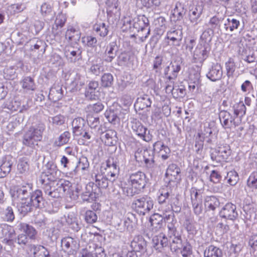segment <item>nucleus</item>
Segmentation results:
<instances>
[{"instance_id": "473e14b6", "label": "nucleus", "mask_w": 257, "mask_h": 257, "mask_svg": "<svg viewBox=\"0 0 257 257\" xmlns=\"http://www.w3.org/2000/svg\"><path fill=\"white\" fill-rule=\"evenodd\" d=\"M49 96L53 101H57L63 97V90L59 85H54L50 90Z\"/></svg>"}, {"instance_id": "9d476101", "label": "nucleus", "mask_w": 257, "mask_h": 257, "mask_svg": "<svg viewBox=\"0 0 257 257\" xmlns=\"http://www.w3.org/2000/svg\"><path fill=\"white\" fill-rule=\"evenodd\" d=\"M183 39V33L181 29L171 28L167 32L165 39L169 45L175 47L180 46Z\"/></svg>"}, {"instance_id": "aec40b11", "label": "nucleus", "mask_w": 257, "mask_h": 257, "mask_svg": "<svg viewBox=\"0 0 257 257\" xmlns=\"http://www.w3.org/2000/svg\"><path fill=\"white\" fill-rule=\"evenodd\" d=\"M12 164V157L11 156H6L3 158L0 166V178L5 177L10 172Z\"/></svg>"}, {"instance_id": "9b49d317", "label": "nucleus", "mask_w": 257, "mask_h": 257, "mask_svg": "<svg viewBox=\"0 0 257 257\" xmlns=\"http://www.w3.org/2000/svg\"><path fill=\"white\" fill-rule=\"evenodd\" d=\"M105 169L109 181L113 182L117 178L119 173V168L117 162L113 159L111 158L107 160Z\"/></svg>"}, {"instance_id": "2f4dec72", "label": "nucleus", "mask_w": 257, "mask_h": 257, "mask_svg": "<svg viewBox=\"0 0 257 257\" xmlns=\"http://www.w3.org/2000/svg\"><path fill=\"white\" fill-rule=\"evenodd\" d=\"M162 217L164 221L168 223L167 227L169 224H172L173 226H175V224L176 223V220L175 219V216L174 213L172 211L170 207H168L165 209H162Z\"/></svg>"}, {"instance_id": "49530a36", "label": "nucleus", "mask_w": 257, "mask_h": 257, "mask_svg": "<svg viewBox=\"0 0 257 257\" xmlns=\"http://www.w3.org/2000/svg\"><path fill=\"white\" fill-rule=\"evenodd\" d=\"M226 75L228 77H232L236 69V65L233 59L229 58L225 64Z\"/></svg>"}, {"instance_id": "f8f14e48", "label": "nucleus", "mask_w": 257, "mask_h": 257, "mask_svg": "<svg viewBox=\"0 0 257 257\" xmlns=\"http://www.w3.org/2000/svg\"><path fill=\"white\" fill-rule=\"evenodd\" d=\"M15 235V230L13 226L5 223L1 225L0 237L3 239L4 243L10 244Z\"/></svg>"}, {"instance_id": "09e8293b", "label": "nucleus", "mask_w": 257, "mask_h": 257, "mask_svg": "<svg viewBox=\"0 0 257 257\" xmlns=\"http://www.w3.org/2000/svg\"><path fill=\"white\" fill-rule=\"evenodd\" d=\"M22 87L27 90H34L35 85L34 80L30 77L24 78L21 82Z\"/></svg>"}, {"instance_id": "603ef678", "label": "nucleus", "mask_w": 257, "mask_h": 257, "mask_svg": "<svg viewBox=\"0 0 257 257\" xmlns=\"http://www.w3.org/2000/svg\"><path fill=\"white\" fill-rule=\"evenodd\" d=\"M234 114L236 116L240 115V116H243L245 114L246 107L244 103L242 101H240L236 103L234 106Z\"/></svg>"}, {"instance_id": "f3484780", "label": "nucleus", "mask_w": 257, "mask_h": 257, "mask_svg": "<svg viewBox=\"0 0 257 257\" xmlns=\"http://www.w3.org/2000/svg\"><path fill=\"white\" fill-rule=\"evenodd\" d=\"M153 150L163 160L167 159L170 155V148L161 141H157L153 145Z\"/></svg>"}, {"instance_id": "0e129e2a", "label": "nucleus", "mask_w": 257, "mask_h": 257, "mask_svg": "<svg viewBox=\"0 0 257 257\" xmlns=\"http://www.w3.org/2000/svg\"><path fill=\"white\" fill-rule=\"evenodd\" d=\"M227 178L228 182L231 185H234L236 184L238 180L237 173L235 171H231L227 173Z\"/></svg>"}, {"instance_id": "6e6552de", "label": "nucleus", "mask_w": 257, "mask_h": 257, "mask_svg": "<svg viewBox=\"0 0 257 257\" xmlns=\"http://www.w3.org/2000/svg\"><path fill=\"white\" fill-rule=\"evenodd\" d=\"M168 235L171 250L177 251L180 249L183 246L181 236L178 234L176 227L172 224L168 226Z\"/></svg>"}, {"instance_id": "1a4fd4ad", "label": "nucleus", "mask_w": 257, "mask_h": 257, "mask_svg": "<svg viewBox=\"0 0 257 257\" xmlns=\"http://www.w3.org/2000/svg\"><path fill=\"white\" fill-rule=\"evenodd\" d=\"M132 128L133 132L144 141L149 142L152 140V136L150 134V131L137 119L132 121Z\"/></svg>"}, {"instance_id": "f03ea898", "label": "nucleus", "mask_w": 257, "mask_h": 257, "mask_svg": "<svg viewBox=\"0 0 257 257\" xmlns=\"http://www.w3.org/2000/svg\"><path fill=\"white\" fill-rule=\"evenodd\" d=\"M147 178L144 173L138 171L129 175L127 183L122 186L123 192L127 196L139 193L146 185Z\"/></svg>"}, {"instance_id": "6e6d98bb", "label": "nucleus", "mask_w": 257, "mask_h": 257, "mask_svg": "<svg viewBox=\"0 0 257 257\" xmlns=\"http://www.w3.org/2000/svg\"><path fill=\"white\" fill-rule=\"evenodd\" d=\"M170 192L168 187H165L159 190V194L158 197V200L159 203H163L169 197Z\"/></svg>"}, {"instance_id": "2eb2a0df", "label": "nucleus", "mask_w": 257, "mask_h": 257, "mask_svg": "<svg viewBox=\"0 0 257 257\" xmlns=\"http://www.w3.org/2000/svg\"><path fill=\"white\" fill-rule=\"evenodd\" d=\"M220 215L230 220L235 219L238 216L236 206L231 203L226 204L220 211Z\"/></svg>"}, {"instance_id": "a18cd8bd", "label": "nucleus", "mask_w": 257, "mask_h": 257, "mask_svg": "<svg viewBox=\"0 0 257 257\" xmlns=\"http://www.w3.org/2000/svg\"><path fill=\"white\" fill-rule=\"evenodd\" d=\"M90 71L96 75H98L103 71L102 63L99 58H96L90 68Z\"/></svg>"}, {"instance_id": "4be33fe9", "label": "nucleus", "mask_w": 257, "mask_h": 257, "mask_svg": "<svg viewBox=\"0 0 257 257\" xmlns=\"http://www.w3.org/2000/svg\"><path fill=\"white\" fill-rule=\"evenodd\" d=\"M149 25V21L148 18L144 16H142L136 19V21L134 22L133 24V28L136 29L138 31H143L145 29H147L148 30L147 35H149L150 33V30L149 28H148ZM147 37L148 35H146L145 36V38Z\"/></svg>"}, {"instance_id": "3c124183", "label": "nucleus", "mask_w": 257, "mask_h": 257, "mask_svg": "<svg viewBox=\"0 0 257 257\" xmlns=\"http://www.w3.org/2000/svg\"><path fill=\"white\" fill-rule=\"evenodd\" d=\"M247 186L252 190L257 189V172H252L247 181Z\"/></svg>"}, {"instance_id": "cd10ccee", "label": "nucleus", "mask_w": 257, "mask_h": 257, "mask_svg": "<svg viewBox=\"0 0 257 257\" xmlns=\"http://www.w3.org/2000/svg\"><path fill=\"white\" fill-rule=\"evenodd\" d=\"M151 103L150 97L147 95H144L137 99L135 106L140 110H143L151 106Z\"/></svg>"}, {"instance_id": "423d86ee", "label": "nucleus", "mask_w": 257, "mask_h": 257, "mask_svg": "<svg viewBox=\"0 0 257 257\" xmlns=\"http://www.w3.org/2000/svg\"><path fill=\"white\" fill-rule=\"evenodd\" d=\"M230 147L227 145H221L211 151L210 156L213 161L216 162H225L231 154Z\"/></svg>"}, {"instance_id": "8fccbe9b", "label": "nucleus", "mask_w": 257, "mask_h": 257, "mask_svg": "<svg viewBox=\"0 0 257 257\" xmlns=\"http://www.w3.org/2000/svg\"><path fill=\"white\" fill-rule=\"evenodd\" d=\"M17 168L18 171L20 173L27 172L29 169L28 159L26 157H23L20 159L17 166Z\"/></svg>"}, {"instance_id": "72a5a7b5", "label": "nucleus", "mask_w": 257, "mask_h": 257, "mask_svg": "<svg viewBox=\"0 0 257 257\" xmlns=\"http://www.w3.org/2000/svg\"><path fill=\"white\" fill-rule=\"evenodd\" d=\"M66 221L74 231H78L80 229V226L78 219L73 213H70L67 215L66 217Z\"/></svg>"}, {"instance_id": "7ed1b4c3", "label": "nucleus", "mask_w": 257, "mask_h": 257, "mask_svg": "<svg viewBox=\"0 0 257 257\" xmlns=\"http://www.w3.org/2000/svg\"><path fill=\"white\" fill-rule=\"evenodd\" d=\"M45 129L44 123L32 126L29 128L23 136V144L29 147L33 148L37 143L42 139V134Z\"/></svg>"}, {"instance_id": "a211bd4d", "label": "nucleus", "mask_w": 257, "mask_h": 257, "mask_svg": "<svg viewBox=\"0 0 257 257\" xmlns=\"http://www.w3.org/2000/svg\"><path fill=\"white\" fill-rule=\"evenodd\" d=\"M223 75L221 66L216 63L213 64L206 74V76L212 81H216L220 80Z\"/></svg>"}, {"instance_id": "a19ab883", "label": "nucleus", "mask_w": 257, "mask_h": 257, "mask_svg": "<svg viewBox=\"0 0 257 257\" xmlns=\"http://www.w3.org/2000/svg\"><path fill=\"white\" fill-rule=\"evenodd\" d=\"M96 186L99 188H106L108 185L107 179L102 174H97L95 176Z\"/></svg>"}, {"instance_id": "13d9d810", "label": "nucleus", "mask_w": 257, "mask_h": 257, "mask_svg": "<svg viewBox=\"0 0 257 257\" xmlns=\"http://www.w3.org/2000/svg\"><path fill=\"white\" fill-rule=\"evenodd\" d=\"M50 122H52L54 125H61L63 124L66 121V117L62 114H58L49 118Z\"/></svg>"}, {"instance_id": "20e7f679", "label": "nucleus", "mask_w": 257, "mask_h": 257, "mask_svg": "<svg viewBox=\"0 0 257 257\" xmlns=\"http://www.w3.org/2000/svg\"><path fill=\"white\" fill-rule=\"evenodd\" d=\"M154 201L150 197L144 196L135 199L132 204V208L139 215L144 216L153 208Z\"/></svg>"}, {"instance_id": "ddd939ff", "label": "nucleus", "mask_w": 257, "mask_h": 257, "mask_svg": "<svg viewBox=\"0 0 257 257\" xmlns=\"http://www.w3.org/2000/svg\"><path fill=\"white\" fill-rule=\"evenodd\" d=\"M210 48L207 44L199 43L194 52L193 58L196 62L202 63L208 56Z\"/></svg>"}, {"instance_id": "c85d7f7f", "label": "nucleus", "mask_w": 257, "mask_h": 257, "mask_svg": "<svg viewBox=\"0 0 257 257\" xmlns=\"http://www.w3.org/2000/svg\"><path fill=\"white\" fill-rule=\"evenodd\" d=\"M85 121L81 117H77L72 122L73 133L75 136L80 135L84 127Z\"/></svg>"}, {"instance_id": "c756f323", "label": "nucleus", "mask_w": 257, "mask_h": 257, "mask_svg": "<svg viewBox=\"0 0 257 257\" xmlns=\"http://www.w3.org/2000/svg\"><path fill=\"white\" fill-rule=\"evenodd\" d=\"M163 220L162 215L159 213H154L151 216L150 221L153 231L156 232L161 228Z\"/></svg>"}, {"instance_id": "4d7b16f0", "label": "nucleus", "mask_w": 257, "mask_h": 257, "mask_svg": "<svg viewBox=\"0 0 257 257\" xmlns=\"http://www.w3.org/2000/svg\"><path fill=\"white\" fill-rule=\"evenodd\" d=\"M144 161L148 168H152L154 165V161L152 155H150V152L148 150H145L143 152Z\"/></svg>"}, {"instance_id": "e433bc0d", "label": "nucleus", "mask_w": 257, "mask_h": 257, "mask_svg": "<svg viewBox=\"0 0 257 257\" xmlns=\"http://www.w3.org/2000/svg\"><path fill=\"white\" fill-rule=\"evenodd\" d=\"M204 205L208 209L214 210L219 206V201L215 196H208L205 198Z\"/></svg>"}, {"instance_id": "58836bf2", "label": "nucleus", "mask_w": 257, "mask_h": 257, "mask_svg": "<svg viewBox=\"0 0 257 257\" xmlns=\"http://www.w3.org/2000/svg\"><path fill=\"white\" fill-rule=\"evenodd\" d=\"M70 137L71 135L69 132H64L55 140L54 142L55 145L58 147H61L66 144L69 141Z\"/></svg>"}, {"instance_id": "f257e3e1", "label": "nucleus", "mask_w": 257, "mask_h": 257, "mask_svg": "<svg viewBox=\"0 0 257 257\" xmlns=\"http://www.w3.org/2000/svg\"><path fill=\"white\" fill-rule=\"evenodd\" d=\"M31 191V185L27 184L12 192L13 203L17 204L18 209L22 213L26 214L31 212L34 207H42L43 205L42 191L37 190L30 196Z\"/></svg>"}, {"instance_id": "4468645a", "label": "nucleus", "mask_w": 257, "mask_h": 257, "mask_svg": "<svg viewBox=\"0 0 257 257\" xmlns=\"http://www.w3.org/2000/svg\"><path fill=\"white\" fill-rule=\"evenodd\" d=\"M203 10V5L201 3H198L190 10L188 17L192 25L196 26L199 23V18L202 14Z\"/></svg>"}, {"instance_id": "37998d69", "label": "nucleus", "mask_w": 257, "mask_h": 257, "mask_svg": "<svg viewBox=\"0 0 257 257\" xmlns=\"http://www.w3.org/2000/svg\"><path fill=\"white\" fill-rule=\"evenodd\" d=\"M0 214H2L3 218L6 221L12 222L15 219L13 210L10 206L7 207L5 210L2 209Z\"/></svg>"}, {"instance_id": "774afa93", "label": "nucleus", "mask_w": 257, "mask_h": 257, "mask_svg": "<svg viewBox=\"0 0 257 257\" xmlns=\"http://www.w3.org/2000/svg\"><path fill=\"white\" fill-rule=\"evenodd\" d=\"M52 8L50 4L44 3L41 7V13L43 16L46 17L51 14Z\"/></svg>"}, {"instance_id": "338daca9", "label": "nucleus", "mask_w": 257, "mask_h": 257, "mask_svg": "<svg viewBox=\"0 0 257 257\" xmlns=\"http://www.w3.org/2000/svg\"><path fill=\"white\" fill-rule=\"evenodd\" d=\"M4 77L7 79H14L16 77V70L14 67H10L4 69Z\"/></svg>"}, {"instance_id": "bb28decb", "label": "nucleus", "mask_w": 257, "mask_h": 257, "mask_svg": "<svg viewBox=\"0 0 257 257\" xmlns=\"http://www.w3.org/2000/svg\"><path fill=\"white\" fill-rule=\"evenodd\" d=\"M18 227L21 231L25 232L30 239H35L37 231L33 226L25 223H20Z\"/></svg>"}, {"instance_id": "c03bdc74", "label": "nucleus", "mask_w": 257, "mask_h": 257, "mask_svg": "<svg viewBox=\"0 0 257 257\" xmlns=\"http://www.w3.org/2000/svg\"><path fill=\"white\" fill-rule=\"evenodd\" d=\"M107 26L104 23L96 24L94 25V31L101 37L106 36L108 32Z\"/></svg>"}, {"instance_id": "4c0bfd02", "label": "nucleus", "mask_w": 257, "mask_h": 257, "mask_svg": "<svg viewBox=\"0 0 257 257\" xmlns=\"http://www.w3.org/2000/svg\"><path fill=\"white\" fill-rule=\"evenodd\" d=\"M115 46L114 43H111L107 46L105 52V60L106 61L110 62L115 58L116 56Z\"/></svg>"}, {"instance_id": "a878e982", "label": "nucleus", "mask_w": 257, "mask_h": 257, "mask_svg": "<svg viewBox=\"0 0 257 257\" xmlns=\"http://www.w3.org/2000/svg\"><path fill=\"white\" fill-rule=\"evenodd\" d=\"M152 241L154 246L156 247V249L159 250L168 244V238L164 233H160L155 236L153 238Z\"/></svg>"}, {"instance_id": "7c9ffc66", "label": "nucleus", "mask_w": 257, "mask_h": 257, "mask_svg": "<svg viewBox=\"0 0 257 257\" xmlns=\"http://www.w3.org/2000/svg\"><path fill=\"white\" fill-rule=\"evenodd\" d=\"M65 37L67 40L72 43H76L79 41L81 34L78 30L72 27L68 28L66 32Z\"/></svg>"}, {"instance_id": "39448f33", "label": "nucleus", "mask_w": 257, "mask_h": 257, "mask_svg": "<svg viewBox=\"0 0 257 257\" xmlns=\"http://www.w3.org/2000/svg\"><path fill=\"white\" fill-rule=\"evenodd\" d=\"M57 168L52 162H48L45 165L44 172L42 173L41 181L42 184L48 185L54 182L57 177Z\"/></svg>"}, {"instance_id": "680f3d73", "label": "nucleus", "mask_w": 257, "mask_h": 257, "mask_svg": "<svg viewBox=\"0 0 257 257\" xmlns=\"http://www.w3.org/2000/svg\"><path fill=\"white\" fill-rule=\"evenodd\" d=\"M85 219L88 223H93L97 219L95 212L91 210H87L85 213Z\"/></svg>"}, {"instance_id": "c9c22d12", "label": "nucleus", "mask_w": 257, "mask_h": 257, "mask_svg": "<svg viewBox=\"0 0 257 257\" xmlns=\"http://www.w3.org/2000/svg\"><path fill=\"white\" fill-rule=\"evenodd\" d=\"M204 257H222V250L213 245L209 246L204 251Z\"/></svg>"}, {"instance_id": "dca6fc26", "label": "nucleus", "mask_w": 257, "mask_h": 257, "mask_svg": "<svg viewBox=\"0 0 257 257\" xmlns=\"http://www.w3.org/2000/svg\"><path fill=\"white\" fill-rule=\"evenodd\" d=\"M219 119L221 123L225 128L235 127L238 124V122L235 121V118L227 111L220 112Z\"/></svg>"}, {"instance_id": "e2e57ef3", "label": "nucleus", "mask_w": 257, "mask_h": 257, "mask_svg": "<svg viewBox=\"0 0 257 257\" xmlns=\"http://www.w3.org/2000/svg\"><path fill=\"white\" fill-rule=\"evenodd\" d=\"M223 20V18L215 16L210 18L208 24L211 28L215 29L220 26Z\"/></svg>"}, {"instance_id": "69168bd1", "label": "nucleus", "mask_w": 257, "mask_h": 257, "mask_svg": "<svg viewBox=\"0 0 257 257\" xmlns=\"http://www.w3.org/2000/svg\"><path fill=\"white\" fill-rule=\"evenodd\" d=\"M86 80L84 76L80 74H76L73 81V85H75L77 89H80V87L85 84Z\"/></svg>"}, {"instance_id": "5701e85b", "label": "nucleus", "mask_w": 257, "mask_h": 257, "mask_svg": "<svg viewBox=\"0 0 257 257\" xmlns=\"http://www.w3.org/2000/svg\"><path fill=\"white\" fill-rule=\"evenodd\" d=\"M30 250L34 257H50L49 251L42 245H31Z\"/></svg>"}, {"instance_id": "79ce46f5", "label": "nucleus", "mask_w": 257, "mask_h": 257, "mask_svg": "<svg viewBox=\"0 0 257 257\" xmlns=\"http://www.w3.org/2000/svg\"><path fill=\"white\" fill-rule=\"evenodd\" d=\"M185 14V10L183 5L180 3H177L172 11V15L177 18V20H180Z\"/></svg>"}, {"instance_id": "864d4df0", "label": "nucleus", "mask_w": 257, "mask_h": 257, "mask_svg": "<svg viewBox=\"0 0 257 257\" xmlns=\"http://www.w3.org/2000/svg\"><path fill=\"white\" fill-rule=\"evenodd\" d=\"M227 23L224 24L225 28L226 30L229 29L230 32L237 29L240 24L239 21L235 19H230L228 18L227 20Z\"/></svg>"}, {"instance_id": "b1692460", "label": "nucleus", "mask_w": 257, "mask_h": 257, "mask_svg": "<svg viewBox=\"0 0 257 257\" xmlns=\"http://www.w3.org/2000/svg\"><path fill=\"white\" fill-rule=\"evenodd\" d=\"M97 197V194L93 191L92 185L87 184L81 193V198L83 201L90 202Z\"/></svg>"}, {"instance_id": "de8ad7c7", "label": "nucleus", "mask_w": 257, "mask_h": 257, "mask_svg": "<svg viewBox=\"0 0 257 257\" xmlns=\"http://www.w3.org/2000/svg\"><path fill=\"white\" fill-rule=\"evenodd\" d=\"M62 245L65 247L67 249L69 248L73 249L76 247L77 241L71 237H66L61 240Z\"/></svg>"}, {"instance_id": "5fc2aeb1", "label": "nucleus", "mask_w": 257, "mask_h": 257, "mask_svg": "<svg viewBox=\"0 0 257 257\" xmlns=\"http://www.w3.org/2000/svg\"><path fill=\"white\" fill-rule=\"evenodd\" d=\"M113 78L110 73H105L101 77V84L104 87H108L112 84Z\"/></svg>"}, {"instance_id": "052dcab7", "label": "nucleus", "mask_w": 257, "mask_h": 257, "mask_svg": "<svg viewBox=\"0 0 257 257\" xmlns=\"http://www.w3.org/2000/svg\"><path fill=\"white\" fill-rule=\"evenodd\" d=\"M199 84V75L198 74H196L195 76V78L193 80L192 78V76L190 77L189 82L188 83V88L189 90L193 92L194 91L196 88L198 87Z\"/></svg>"}, {"instance_id": "bf43d9fd", "label": "nucleus", "mask_w": 257, "mask_h": 257, "mask_svg": "<svg viewBox=\"0 0 257 257\" xmlns=\"http://www.w3.org/2000/svg\"><path fill=\"white\" fill-rule=\"evenodd\" d=\"M98 84L96 81H91L88 84L87 90L85 92V95L87 97L92 99L94 96L92 93L94 90L98 87Z\"/></svg>"}, {"instance_id": "f704fd0d", "label": "nucleus", "mask_w": 257, "mask_h": 257, "mask_svg": "<svg viewBox=\"0 0 257 257\" xmlns=\"http://www.w3.org/2000/svg\"><path fill=\"white\" fill-rule=\"evenodd\" d=\"M103 140L106 145H114L117 141L116 132L112 130L107 131L105 133Z\"/></svg>"}, {"instance_id": "393cba45", "label": "nucleus", "mask_w": 257, "mask_h": 257, "mask_svg": "<svg viewBox=\"0 0 257 257\" xmlns=\"http://www.w3.org/2000/svg\"><path fill=\"white\" fill-rule=\"evenodd\" d=\"M180 169L178 166L174 164H172L168 167L166 175L167 177L170 178V181H175L180 180Z\"/></svg>"}, {"instance_id": "412c9836", "label": "nucleus", "mask_w": 257, "mask_h": 257, "mask_svg": "<svg viewBox=\"0 0 257 257\" xmlns=\"http://www.w3.org/2000/svg\"><path fill=\"white\" fill-rule=\"evenodd\" d=\"M66 57L71 62H74L80 58L81 52L77 48L66 46L64 50Z\"/></svg>"}, {"instance_id": "6ab92c4d", "label": "nucleus", "mask_w": 257, "mask_h": 257, "mask_svg": "<svg viewBox=\"0 0 257 257\" xmlns=\"http://www.w3.org/2000/svg\"><path fill=\"white\" fill-rule=\"evenodd\" d=\"M131 246L134 251L145 252L146 250L147 242L142 236H136L131 241Z\"/></svg>"}, {"instance_id": "ea45409f", "label": "nucleus", "mask_w": 257, "mask_h": 257, "mask_svg": "<svg viewBox=\"0 0 257 257\" xmlns=\"http://www.w3.org/2000/svg\"><path fill=\"white\" fill-rule=\"evenodd\" d=\"M93 250H89L88 252L84 250L83 253H89V257H105L104 249L101 246H96L95 244H93Z\"/></svg>"}, {"instance_id": "0eeeda50", "label": "nucleus", "mask_w": 257, "mask_h": 257, "mask_svg": "<svg viewBox=\"0 0 257 257\" xmlns=\"http://www.w3.org/2000/svg\"><path fill=\"white\" fill-rule=\"evenodd\" d=\"M71 183L69 181L60 179L58 181L56 184V188L55 190L52 191H46V194L53 198H58L64 194H67L68 192L70 190L71 187Z\"/></svg>"}]
</instances>
